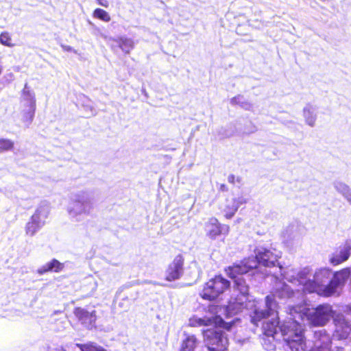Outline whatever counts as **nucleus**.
Wrapping results in <instances>:
<instances>
[{"label": "nucleus", "mask_w": 351, "mask_h": 351, "mask_svg": "<svg viewBox=\"0 0 351 351\" xmlns=\"http://www.w3.org/2000/svg\"><path fill=\"white\" fill-rule=\"evenodd\" d=\"M14 148V142L8 138H0V152L12 150Z\"/></svg>", "instance_id": "26"}, {"label": "nucleus", "mask_w": 351, "mask_h": 351, "mask_svg": "<svg viewBox=\"0 0 351 351\" xmlns=\"http://www.w3.org/2000/svg\"><path fill=\"white\" fill-rule=\"evenodd\" d=\"M64 268V264L60 263L56 258L52 259L50 262L38 269L37 272L40 275H43L48 272H60Z\"/></svg>", "instance_id": "16"}, {"label": "nucleus", "mask_w": 351, "mask_h": 351, "mask_svg": "<svg viewBox=\"0 0 351 351\" xmlns=\"http://www.w3.org/2000/svg\"><path fill=\"white\" fill-rule=\"evenodd\" d=\"M78 346L81 351H106L102 347L97 346L93 343L80 344Z\"/></svg>", "instance_id": "27"}, {"label": "nucleus", "mask_w": 351, "mask_h": 351, "mask_svg": "<svg viewBox=\"0 0 351 351\" xmlns=\"http://www.w3.org/2000/svg\"><path fill=\"white\" fill-rule=\"evenodd\" d=\"M22 101L24 108L22 111L23 120L30 123L33 121L36 111V99L34 94L27 90L26 86L22 90Z\"/></svg>", "instance_id": "6"}, {"label": "nucleus", "mask_w": 351, "mask_h": 351, "mask_svg": "<svg viewBox=\"0 0 351 351\" xmlns=\"http://www.w3.org/2000/svg\"><path fill=\"white\" fill-rule=\"evenodd\" d=\"M0 43L8 47H13L15 43H13L12 36L8 32H3L0 34Z\"/></svg>", "instance_id": "25"}, {"label": "nucleus", "mask_w": 351, "mask_h": 351, "mask_svg": "<svg viewBox=\"0 0 351 351\" xmlns=\"http://www.w3.org/2000/svg\"><path fill=\"white\" fill-rule=\"evenodd\" d=\"M97 3L105 8H108L109 6V2L107 0H96Z\"/></svg>", "instance_id": "31"}, {"label": "nucleus", "mask_w": 351, "mask_h": 351, "mask_svg": "<svg viewBox=\"0 0 351 351\" xmlns=\"http://www.w3.org/2000/svg\"><path fill=\"white\" fill-rule=\"evenodd\" d=\"M302 320L306 319L312 326H324L332 316V308L329 304H319L315 308L304 307L299 311Z\"/></svg>", "instance_id": "1"}, {"label": "nucleus", "mask_w": 351, "mask_h": 351, "mask_svg": "<svg viewBox=\"0 0 351 351\" xmlns=\"http://www.w3.org/2000/svg\"><path fill=\"white\" fill-rule=\"evenodd\" d=\"M230 286L229 280L221 275H216L204 285L200 296L205 300L214 301L228 290Z\"/></svg>", "instance_id": "2"}, {"label": "nucleus", "mask_w": 351, "mask_h": 351, "mask_svg": "<svg viewBox=\"0 0 351 351\" xmlns=\"http://www.w3.org/2000/svg\"><path fill=\"white\" fill-rule=\"evenodd\" d=\"M256 267L257 263L254 258L248 257L226 267L224 271L230 278L232 279L239 278V276L245 274Z\"/></svg>", "instance_id": "4"}, {"label": "nucleus", "mask_w": 351, "mask_h": 351, "mask_svg": "<svg viewBox=\"0 0 351 351\" xmlns=\"http://www.w3.org/2000/svg\"><path fill=\"white\" fill-rule=\"evenodd\" d=\"M219 190L221 192H227L228 191V187L225 184H221Z\"/></svg>", "instance_id": "32"}, {"label": "nucleus", "mask_w": 351, "mask_h": 351, "mask_svg": "<svg viewBox=\"0 0 351 351\" xmlns=\"http://www.w3.org/2000/svg\"><path fill=\"white\" fill-rule=\"evenodd\" d=\"M197 340L195 335H188L182 342L179 351H194Z\"/></svg>", "instance_id": "17"}, {"label": "nucleus", "mask_w": 351, "mask_h": 351, "mask_svg": "<svg viewBox=\"0 0 351 351\" xmlns=\"http://www.w3.org/2000/svg\"><path fill=\"white\" fill-rule=\"evenodd\" d=\"M351 254V246L345 243L340 245L336 251L332 254L330 262L333 265H338L347 261Z\"/></svg>", "instance_id": "11"}, {"label": "nucleus", "mask_w": 351, "mask_h": 351, "mask_svg": "<svg viewBox=\"0 0 351 351\" xmlns=\"http://www.w3.org/2000/svg\"><path fill=\"white\" fill-rule=\"evenodd\" d=\"M211 319H213V324H214L215 327L223 328L226 330H230L233 325V322H226L219 316H215Z\"/></svg>", "instance_id": "24"}, {"label": "nucleus", "mask_w": 351, "mask_h": 351, "mask_svg": "<svg viewBox=\"0 0 351 351\" xmlns=\"http://www.w3.org/2000/svg\"><path fill=\"white\" fill-rule=\"evenodd\" d=\"M184 256L181 254L176 255L166 269L165 279L171 282L180 278L184 272Z\"/></svg>", "instance_id": "7"}, {"label": "nucleus", "mask_w": 351, "mask_h": 351, "mask_svg": "<svg viewBox=\"0 0 351 351\" xmlns=\"http://www.w3.org/2000/svg\"><path fill=\"white\" fill-rule=\"evenodd\" d=\"M278 322L276 320H269L263 322V334L267 337H274L277 332Z\"/></svg>", "instance_id": "20"}, {"label": "nucleus", "mask_w": 351, "mask_h": 351, "mask_svg": "<svg viewBox=\"0 0 351 351\" xmlns=\"http://www.w3.org/2000/svg\"><path fill=\"white\" fill-rule=\"evenodd\" d=\"M228 180L230 183L234 184L236 181L239 182L241 179L239 178H236L234 175L230 174L228 178Z\"/></svg>", "instance_id": "30"}, {"label": "nucleus", "mask_w": 351, "mask_h": 351, "mask_svg": "<svg viewBox=\"0 0 351 351\" xmlns=\"http://www.w3.org/2000/svg\"><path fill=\"white\" fill-rule=\"evenodd\" d=\"M73 313L83 324H92L95 320V311L89 312L84 308L75 307Z\"/></svg>", "instance_id": "13"}, {"label": "nucleus", "mask_w": 351, "mask_h": 351, "mask_svg": "<svg viewBox=\"0 0 351 351\" xmlns=\"http://www.w3.org/2000/svg\"><path fill=\"white\" fill-rule=\"evenodd\" d=\"M43 223L40 221V214L34 213L31 217L29 221L25 226V232L27 235L32 237L41 228Z\"/></svg>", "instance_id": "15"}, {"label": "nucleus", "mask_w": 351, "mask_h": 351, "mask_svg": "<svg viewBox=\"0 0 351 351\" xmlns=\"http://www.w3.org/2000/svg\"><path fill=\"white\" fill-rule=\"evenodd\" d=\"M243 98L241 95H237L231 99V103L234 105H240L242 106L243 104V101H241V99Z\"/></svg>", "instance_id": "29"}, {"label": "nucleus", "mask_w": 351, "mask_h": 351, "mask_svg": "<svg viewBox=\"0 0 351 351\" xmlns=\"http://www.w3.org/2000/svg\"><path fill=\"white\" fill-rule=\"evenodd\" d=\"M213 324V319L210 318H199L193 316L189 319V325L191 327L207 326Z\"/></svg>", "instance_id": "21"}, {"label": "nucleus", "mask_w": 351, "mask_h": 351, "mask_svg": "<svg viewBox=\"0 0 351 351\" xmlns=\"http://www.w3.org/2000/svg\"><path fill=\"white\" fill-rule=\"evenodd\" d=\"M350 275V269L348 268L343 269L337 271L334 275V278L331 280L326 286L321 285L319 295L324 297H329L334 294L337 287L341 283V280H345Z\"/></svg>", "instance_id": "8"}, {"label": "nucleus", "mask_w": 351, "mask_h": 351, "mask_svg": "<svg viewBox=\"0 0 351 351\" xmlns=\"http://www.w3.org/2000/svg\"><path fill=\"white\" fill-rule=\"evenodd\" d=\"M265 299L267 308L265 310H255L253 315L251 317V322L255 326H258L260 322L265 319H267L271 315L272 310L269 306V297L267 296Z\"/></svg>", "instance_id": "14"}, {"label": "nucleus", "mask_w": 351, "mask_h": 351, "mask_svg": "<svg viewBox=\"0 0 351 351\" xmlns=\"http://www.w3.org/2000/svg\"><path fill=\"white\" fill-rule=\"evenodd\" d=\"M254 259L257 264L259 263L265 267H271L276 266L278 257L271 250L263 249L256 254Z\"/></svg>", "instance_id": "10"}, {"label": "nucleus", "mask_w": 351, "mask_h": 351, "mask_svg": "<svg viewBox=\"0 0 351 351\" xmlns=\"http://www.w3.org/2000/svg\"><path fill=\"white\" fill-rule=\"evenodd\" d=\"M234 280L233 287L243 296L248 295L249 287L243 278H232Z\"/></svg>", "instance_id": "19"}, {"label": "nucleus", "mask_w": 351, "mask_h": 351, "mask_svg": "<svg viewBox=\"0 0 351 351\" xmlns=\"http://www.w3.org/2000/svg\"><path fill=\"white\" fill-rule=\"evenodd\" d=\"M304 113L306 121L307 122V123L311 126L314 125L315 122V117L313 114H312L309 110L305 111Z\"/></svg>", "instance_id": "28"}, {"label": "nucleus", "mask_w": 351, "mask_h": 351, "mask_svg": "<svg viewBox=\"0 0 351 351\" xmlns=\"http://www.w3.org/2000/svg\"><path fill=\"white\" fill-rule=\"evenodd\" d=\"M284 335H287L285 338L287 345L291 351H304V341L302 337V331L299 324H294L292 327L288 328V332H284Z\"/></svg>", "instance_id": "5"}, {"label": "nucleus", "mask_w": 351, "mask_h": 351, "mask_svg": "<svg viewBox=\"0 0 351 351\" xmlns=\"http://www.w3.org/2000/svg\"><path fill=\"white\" fill-rule=\"evenodd\" d=\"M113 41H114L117 46L125 53H130V51L134 48L133 41L130 38L126 37H119L117 38H114Z\"/></svg>", "instance_id": "18"}, {"label": "nucleus", "mask_w": 351, "mask_h": 351, "mask_svg": "<svg viewBox=\"0 0 351 351\" xmlns=\"http://www.w3.org/2000/svg\"><path fill=\"white\" fill-rule=\"evenodd\" d=\"M203 335L209 351H226L228 350V339L223 332L206 329L203 330Z\"/></svg>", "instance_id": "3"}, {"label": "nucleus", "mask_w": 351, "mask_h": 351, "mask_svg": "<svg viewBox=\"0 0 351 351\" xmlns=\"http://www.w3.org/2000/svg\"><path fill=\"white\" fill-rule=\"evenodd\" d=\"M239 304L240 306H243V302H239Z\"/></svg>", "instance_id": "33"}, {"label": "nucleus", "mask_w": 351, "mask_h": 351, "mask_svg": "<svg viewBox=\"0 0 351 351\" xmlns=\"http://www.w3.org/2000/svg\"><path fill=\"white\" fill-rule=\"evenodd\" d=\"M93 17L106 23H108L111 20L109 13L101 8H96L93 12Z\"/></svg>", "instance_id": "23"}, {"label": "nucleus", "mask_w": 351, "mask_h": 351, "mask_svg": "<svg viewBox=\"0 0 351 351\" xmlns=\"http://www.w3.org/2000/svg\"><path fill=\"white\" fill-rule=\"evenodd\" d=\"M206 236L210 239H215L222 234V225L215 217H211L205 223Z\"/></svg>", "instance_id": "12"}, {"label": "nucleus", "mask_w": 351, "mask_h": 351, "mask_svg": "<svg viewBox=\"0 0 351 351\" xmlns=\"http://www.w3.org/2000/svg\"><path fill=\"white\" fill-rule=\"evenodd\" d=\"M247 202V198L243 195L234 197L230 199H227L223 208L222 209L224 217L227 219H232L237 212L239 208L245 204Z\"/></svg>", "instance_id": "9"}, {"label": "nucleus", "mask_w": 351, "mask_h": 351, "mask_svg": "<svg viewBox=\"0 0 351 351\" xmlns=\"http://www.w3.org/2000/svg\"><path fill=\"white\" fill-rule=\"evenodd\" d=\"M321 285H319L314 280H308L303 286V291L306 293H317L319 295Z\"/></svg>", "instance_id": "22"}]
</instances>
